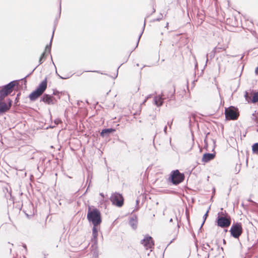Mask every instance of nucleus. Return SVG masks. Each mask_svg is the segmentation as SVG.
I'll list each match as a JSON object with an SVG mask.
<instances>
[{
	"instance_id": "obj_1",
	"label": "nucleus",
	"mask_w": 258,
	"mask_h": 258,
	"mask_svg": "<svg viewBox=\"0 0 258 258\" xmlns=\"http://www.w3.org/2000/svg\"><path fill=\"white\" fill-rule=\"evenodd\" d=\"M87 218L89 222H91L93 226L99 225L102 221L100 212L97 208L91 209L89 207Z\"/></svg>"
},
{
	"instance_id": "obj_2",
	"label": "nucleus",
	"mask_w": 258,
	"mask_h": 258,
	"mask_svg": "<svg viewBox=\"0 0 258 258\" xmlns=\"http://www.w3.org/2000/svg\"><path fill=\"white\" fill-rule=\"evenodd\" d=\"M231 222L230 216L225 211L218 213L216 219L218 226L221 228H227L230 225Z\"/></svg>"
},
{
	"instance_id": "obj_3",
	"label": "nucleus",
	"mask_w": 258,
	"mask_h": 258,
	"mask_svg": "<svg viewBox=\"0 0 258 258\" xmlns=\"http://www.w3.org/2000/svg\"><path fill=\"white\" fill-rule=\"evenodd\" d=\"M47 88V80L45 79L38 85L36 89L29 95V99L31 101H34L40 96Z\"/></svg>"
},
{
	"instance_id": "obj_4",
	"label": "nucleus",
	"mask_w": 258,
	"mask_h": 258,
	"mask_svg": "<svg viewBox=\"0 0 258 258\" xmlns=\"http://www.w3.org/2000/svg\"><path fill=\"white\" fill-rule=\"evenodd\" d=\"M184 179V175L180 173L178 170L172 171L170 173L169 180L173 184L177 185L182 182Z\"/></svg>"
},
{
	"instance_id": "obj_5",
	"label": "nucleus",
	"mask_w": 258,
	"mask_h": 258,
	"mask_svg": "<svg viewBox=\"0 0 258 258\" xmlns=\"http://www.w3.org/2000/svg\"><path fill=\"white\" fill-rule=\"evenodd\" d=\"M167 99L169 100L173 99V92H171L170 95H166L165 94L161 93L160 95L154 96L153 100L157 107H160L163 104L164 100Z\"/></svg>"
},
{
	"instance_id": "obj_6",
	"label": "nucleus",
	"mask_w": 258,
	"mask_h": 258,
	"mask_svg": "<svg viewBox=\"0 0 258 258\" xmlns=\"http://www.w3.org/2000/svg\"><path fill=\"white\" fill-rule=\"evenodd\" d=\"M15 85V82L12 81L0 90V101H2L5 97L13 91V88Z\"/></svg>"
},
{
	"instance_id": "obj_7",
	"label": "nucleus",
	"mask_w": 258,
	"mask_h": 258,
	"mask_svg": "<svg viewBox=\"0 0 258 258\" xmlns=\"http://www.w3.org/2000/svg\"><path fill=\"white\" fill-rule=\"evenodd\" d=\"M110 200L113 205L118 207H121L124 203V199L122 195L116 192L111 195Z\"/></svg>"
},
{
	"instance_id": "obj_8",
	"label": "nucleus",
	"mask_w": 258,
	"mask_h": 258,
	"mask_svg": "<svg viewBox=\"0 0 258 258\" xmlns=\"http://www.w3.org/2000/svg\"><path fill=\"white\" fill-rule=\"evenodd\" d=\"M231 235L235 238H238L242 233L241 224L239 223L233 224L229 230Z\"/></svg>"
},
{
	"instance_id": "obj_9",
	"label": "nucleus",
	"mask_w": 258,
	"mask_h": 258,
	"mask_svg": "<svg viewBox=\"0 0 258 258\" xmlns=\"http://www.w3.org/2000/svg\"><path fill=\"white\" fill-rule=\"evenodd\" d=\"M225 114L226 118L229 120L236 119L239 115L237 110L232 106L225 109Z\"/></svg>"
},
{
	"instance_id": "obj_10",
	"label": "nucleus",
	"mask_w": 258,
	"mask_h": 258,
	"mask_svg": "<svg viewBox=\"0 0 258 258\" xmlns=\"http://www.w3.org/2000/svg\"><path fill=\"white\" fill-rule=\"evenodd\" d=\"M141 243L143 245L146 249L153 248L154 245L152 238L149 235L145 236L144 239L141 240Z\"/></svg>"
},
{
	"instance_id": "obj_11",
	"label": "nucleus",
	"mask_w": 258,
	"mask_h": 258,
	"mask_svg": "<svg viewBox=\"0 0 258 258\" xmlns=\"http://www.w3.org/2000/svg\"><path fill=\"white\" fill-rule=\"evenodd\" d=\"M8 103L3 101H0V115L8 111L11 108L12 104V101L9 99Z\"/></svg>"
},
{
	"instance_id": "obj_12",
	"label": "nucleus",
	"mask_w": 258,
	"mask_h": 258,
	"mask_svg": "<svg viewBox=\"0 0 258 258\" xmlns=\"http://www.w3.org/2000/svg\"><path fill=\"white\" fill-rule=\"evenodd\" d=\"M54 29L53 30L51 39L50 40L49 44L47 45L46 46L45 51L42 54L41 56H40V58L39 60V65L41 64L43 62V59H44L45 57L46 53L47 52H48V53H50L51 43H52V38H53V35H54Z\"/></svg>"
},
{
	"instance_id": "obj_13",
	"label": "nucleus",
	"mask_w": 258,
	"mask_h": 258,
	"mask_svg": "<svg viewBox=\"0 0 258 258\" xmlns=\"http://www.w3.org/2000/svg\"><path fill=\"white\" fill-rule=\"evenodd\" d=\"M54 99L52 96L45 94L41 97L40 101L46 104L51 105L54 104Z\"/></svg>"
},
{
	"instance_id": "obj_14",
	"label": "nucleus",
	"mask_w": 258,
	"mask_h": 258,
	"mask_svg": "<svg viewBox=\"0 0 258 258\" xmlns=\"http://www.w3.org/2000/svg\"><path fill=\"white\" fill-rule=\"evenodd\" d=\"M215 157V154L214 153H205L203 155L202 160L203 162L207 163L213 160Z\"/></svg>"
},
{
	"instance_id": "obj_15",
	"label": "nucleus",
	"mask_w": 258,
	"mask_h": 258,
	"mask_svg": "<svg viewBox=\"0 0 258 258\" xmlns=\"http://www.w3.org/2000/svg\"><path fill=\"white\" fill-rule=\"evenodd\" d=\"M129 224L134 229H136L137 228L138 219L136 216L134 215L130 218Z\"/></svg>"
},
{
	"instance_id": "obj_16",
	"label": "nucleus",
	"mask_w": 258,
	"mask_h": 258,
	"mask_svg": "<svg viewBox=\"0 0 258 258\" xmlns=\"http://www.w3.org/2000/svg\"><path fill=\"white\" fill-rule=\"evenodd\" d=\"M115 131L114 129L112 128L103 129L100 133V136L102 137H107L110 133L115 132Z\"/></svg>"
},
{
	"instance_id": "obj_17",
	"label": "nucleus",
	"mask_w": 258,
	"mask_h": 258,
	"mask_svg": "<svg viewBox=\"0 0 258 258\" xmlns=\"http://www.w3.org/2000/svg\"><path fill=\"white\" fill-rule=\"evenodd\" d=\"M216 49H217V48L215 47L214 48V49L212 51V52L211 53L209 54H207L206 55V63H207L208 61V56H209V57L211 58H212L214 57L215 56V54L216 53Z\"/></svg>"
},
{
	"instance_id": "obj_18",
	"label": "nucleus",
	"mask_w": 258,
	"mask_h": 258,
	"mask_svg": "<svg viewBox=\"0 0 258 258\" xmlns=\"http://www.w3.org/2000/svg\"><path fill=\"white\" fill-rule=\"evenodd\" d=\"M251 102L252 103H256L258 102V92L254 93L252 96V99L251 100Z\"/></svg>"
},
{
	"instance_id": "obj_19",
	"label": "nucleus",
	"mask_w": 258,
	"mask_h": 258,
	"mask_svg": "<svg viewBox=\"0 0 258 258\" xmlns=\"http://www.w3.org/2000/svg\"><path fill=\"white\" fill-rule=\"evenodd\" d=\"M252 150L253 153L258 154V143L253 145Z\"/></svg>"
},
{
	"instance_id": "obj_20",
	"label": "nucleus",
	"mask_w": 258,
	"mask_h": 258,
	"mask_svg": "<svg viewBox=\"0 0 258 258\" xmlns=\"http://www.w3.org/2000/svg\"><path fill=\"white\" fill-rule=\"evenodd\" d=\"M96 226H93V229H92V235L94 238H96L98 235L97 234V229L96 228Z\"/></svg>"
},
{
	"instance_id": "obj_21",
	"label": "nucleus",
	"mask_w": 258,
	"mask_h": 258,
	"mask_svg": "<svg viewBox=\"0 0 258 258\" xmlns=\"http://www.w3.org/2000/svg\"><path fill=\"white\" fill-rule=\"evenodd\" d=\"M174 92L175 90L174 89H170L169 91H167L166 92H162V93H163L166 94V95H170L171 92H173V98L174 97Z\"/></svg>"
},
{
	"instance_id": "obj_22",
	"label": "nucleus",
	"mask_w": 258,
	"mask_h": 258,
	"mask_svg": "<svg viewBox=\"0 0 258 258\" xmlns=\"http://www.w3.org/2000/svg\"><path fill=\"white\" fill-rule=\"evenodd\" d=\"M145 24H146V22H145V21H144V26H143V30L142 31V32L141 33L140 35H139L138 39V42H137V43L136 47L138 46L139 42V41H140V38L141 37V36H142V34L143 33V32H144V29H145Z\"/></svg>"
},
{
	"instance_id": "obj_23",
	"label": "nucleus",
	"mask_w": 258,
	"mask_h": 258,
	"mask_svg": "<svg viewBox=\"0 0 258 258\" xmlns=\"http://www.w3.org/2000/svg\"><path fill=\"white\" fill-rule=\"evenodd\" d=\"M251 118V120L254 122H255L256 123H258L257 118L256 115L255 114V113H253L252 114V116Z\"/></svg>"
},
{
	"instance_id": "obj_24",
	"label": "nucleus",
	"mask_w": 258,
	"mask_h": 258,
	"mask_svg": "<svg viewBox=\"0 0 258 258\" xmlns=\"http://www.w3.org/2000/svg\"><path fill=\"white\" fill-rule=\"evenodd\" d=\"M244 97L245 98V100L248 102H250L251 101V98L249 96L248 93L247 92H245Z\"/></svg>"
},
{
	"instance_id": "obj_25",
	"label": "nucleus",
	"mask_w": 258,
	"mask_h": 258,
	"mask_svg": "<svg viewBox=\"0 0 258 258\" xmlns=\"http://www.w3.org/2000/svg\"><path fill=\"white\" fill-rule=\"evenodd\" d=\"M208 212H209V210L206 212V213L204 215V216H203L204 221H203V223L201 225V227H202L203 226L204 223H205V221H206V219L207 218V216L208 215Z\"/></svg>"
},
{
	"instance_id": "obj_26",
	"label": "nucleus",
	"mask_w": 258,
	"mask_h": 258,
	"mask_svg": "<svg viewBox=\"0 0 258 258\" xmlns=\"http://www.w3.org/2000/svg\"><path fill=\"white\" fill-rule=\"evenodd\" d=\"M162 18H163V15L162 14H161L160 16L158 18L154 19V21H159L161 20H162Z\"/></svg>"
},
{
	"instance_id": "obj_27",
	"label": "nucleus",
	"mask_w": 258,
	"mask_h": 258,
	"mask_svg": "<svg viewBox=\"0 0 258 258\" xmlns=\"http://www.w3.org/2000/svg\"><path fill=\"white\" fill-rule=\"evenodd\" d=\"M151 96H152V95H151V94H150V95H148V96L146 97V98H145V99L144 101L143 102V103H145L147 101V100L148 99H149V98H150L151 97Z\"/></svg>"
},
{
	"instance_id": "obj_28",
	"label": "nucleus",
	"mask_w": 258,
	"mask_h": 258,
	"mask_svg": "<svg viewBox=\"0 0 258 258\" xmlns=\"http://www.w3.org/2000/svg\"><path fill=\"white\" fill-rule=\"evenodd\" d=\"M37 67H35V68L33 70V71H32V72H31L29 74L27 75V76H26L24 78V79H26V78L28 77L29 75H31V74H32V73L34 71V70L36 69V68H37Z\"/></svg>"
},
{
	"instance_id": "obj_29",
	"label": "nucleus",
	"mask_w": 258,
	"mask_h": 258,
	"mask_svg": "<svg viewBox=\"0 0 258 258\" xmlns=\"http://www.w3.org/2000/svg\"><path fill=\"white\" fill-rule=\"evenodd\" d=\"M172 124V121H171V122H167V124L168 125V126H169L170 128L171 127Z\"/></svg>"
},
{
	"instance_id": "obj_30",
	"label": "nucleus",
	"mask_w": 258,
	"mask_h": 258,
	"mask_svg": "<svg viewBox=\"0 0 258 258\" xmlns=\"http://www.w3.org/2000/svg\"><path fill=\"white\" fill-rule=\"evenodd\" d=\"M167 126L166 125L164 128V132L165 134H167Z\"/></svg>"
},
{
	"instance_id": "obj_31",
	"label": "nucleus",
	"mask_w": 258,
	"mask_h": 258,
	"mask_svg": "<svg viewBox=\"0 0 258 258\" xmlns=\"http://www.w3.org/2000/svg\"><path fill=\"white\" fill-rule=\"evenodd\" d=\"M23 247L25 249V250H26V251L27 252V247H26V244H23Z\"/></svg>"
},
{
	"instance_id": "obj_32",
	"label": "nucleus",
	"mask_w": 258,
	"mask_h": 258,
	"mask_svg": "<svg viewBox=\"0 0 258 258\" xmlns=\"http://www.w3.org/2000/svg\"><path fill=\"white\" fill-rule=\"evenodd\" d=\"M209 254L207 253L206 254L205 258H209Z\"/></svg>"
},
{
	"instance_id": "obj_33",
	"label": "nucleus",
	"mask_w": 258,
	"mask_h": 258,
	"mask_svg": "<svg viewBox=\"0 0 258 258\" xmlns=\"http://www.w3.org/2000/svg\"><path fill=\"white\" fill-rule=\"evenodd\" d=\"M255 72L256 74H257L258 73V67L257 68H256V69L255 70Z\"/></svg>"
},
{
	"instance_id": "obj_34",
	"label": "nucleus",
	"mask_w": 258,
	"mask_h": 258,
	"mask_svg": "<svg viewBox=\"0 0 258 258\" xmlns=\"http://www.w3.org/2000/svg\"><path fill=\"white\" fill-rule=\"evenodd\" d=\"M119 68V67L118 68L117 70H118ZM117 75H118V70H117V74H116V75H115V76L114 78H116V77H117Z\"/></svg>"
},
{
	"instance_id": "obj_35",
	"label": "nucleus",
	"mask_w": 258,
	"mask_h": 258,
	"mask_svg": "<svg viewBox=\"0 0 258 258\" xmlns=\"http://www.w3.org/2000/svg\"><path fill=\"white\" fill-rule=\"evenodd\" d=\"M58 76L59 77V78H61V79H67V78H63V77H62L60 76L59 75H58Z\"/></svg>"
},
{
	"instance_id": "obj_36",
	"label": "nucleus",
	"mask_w": 258,
	"mask_h": 258,
	"mask_svg": "<svg viewBox=\"0 0 258 258\" xmlns=\"http://www.w3.org/2000/svg\"><path fill=\"white\" fill-rule=\"evenodd\" d=\"M100 195L103 198H104V195L103 193H100Z\"/></svg>"
},
{
	"instance_id": "obj_37",
	"label": "nucleus",
	"mask_w": 258,
	"mask_h": 258,
	"mask_svg": "<svg viewBox=\"0 0 258 258\" xmlns=\"http://www.w3.org/2000/svg\"><path fill=\"white\" fill-rule=\"evenodd\" d=\"M139 201L138 200H137L136 201V204H137V205H138V204H139Z\"/></svg>"
},
{
	"instance_id": "obj_38",
	"label": "nucleus",
	"mask_w": 258,
	"mask_h": 258,
	"mask_svg": "<svg viewBox=\"0 0 258 258\" xmlns=\"http://www.w3.org/2000/svg\"><path fill=\"white\" fill-rule=\"evenodd\" d=\"M60 11H61V6H60V7H59V13H60Z\"/></svg>"
},
{
	"instance_id": "obj_39",
	"label": "nucleus",
	"mask_w": 258,
	"mask_h": 258,
	"mask_svg": "<svg viewBox=\"0 0 258 258\" xmlns=\"http://www.w3.org/2000/svg\"><path fill=\"white\" fill-rule=\"evenodd\" d=\"M168 23H167L166 25V27H168Z\"/></svg>"
},
{
	"instance_id": "obj_40",
	"label": "nucleus",
	"mask_w": 258,
	"mask_h": 258,
	"mask_svg": "<svg viewBox=\"0 0 258 258\" xmlns=\"http://www.w3.org/2000/svg\"><path fill=\"white\" fill-rule=\"evenodd\" d=\"M219 68H221V64L220 63H219Z\"/></svg>"
},
{
	"instance_id": "obj_41",
	"label": "nucleus",
	"mask_w": 258,
	"mask_h": 258,
	"mask_svg": "<svg viewBox=\"0 0 258 258\" xmlns=\"http://www.w3.org/2000/svg\"><path fill=\"white\" fill-rule=\"evenodd\" d=\"M207 246L210 247V246L208 244H207Z\"/></svg>"
},
{
	"instance_id": "obj_42",
	"label": "nucleus",
	"mask_w": 258,
	"mask_h": 258,
	"mask_svg": "<svg viewBox=\"0 0 258 258\" xmlns=\"http://www.w3.org/2000/svg\"><path fill=\"white\" fill-rule=\"evenodd\" d=\"M172 219H171L170 220V222H172Z\"/></svg>"
},
{
	"instance_id": "obj_43",
	"label": "nucleus",
	"mask_w": 258,
	"mask_h": 258,
	"mask_svg": "<svg viewBox=\"0 0 258 258\" xmlns=\"http://www.w3.org/2000/svg\"><path fill=\"white\" fill-rule=\"evenodd\" d=\"M225 240L224 239L223 240V243H225Z\"/></svg>"
},
{
	"instance_id": "obj_44",
	"label": "nucleus",
	"mask_w": 258,
	"mask_h": 258,
	"mask_svg": "<svg viewBox=\"0 0 258 258\" xmlns=\"http://www.w3.org/2000/svg\"><path fill=\"white\" fill-rule=\"evenodd\" d=\"M93 72H97V71H94Z\"/></svg>"
},
{
	"instance_id": "obj_45",
	"label": "nucleus",
	"mask_w": 258,
	"mask_h": 258,
	"mask_svg": "<svg viewBox=\"0 0 258 258\" xmlns=\"http://www.w3.org/2000/svg\"><path fill=\"white\" fill-rule=\"evenodd\" d=\"M23 258H26V257L25 256H24Z\"/></svg>"
},
{
	"instance_id": "obj_46",
	"label": "nucleus",
	"mask_w": 258,
	"mask_h": 258,
	"mask_svg": "<svg viewBox=\"0 0 258 258\" xmlns=\"http://www.w3.org/2000/svg\"><path fill=\"white\" fill-rule=\"evenodd\" d=\"M256 131L258 132V128L256 130Z\"/></svg>"
}]
</instances>
